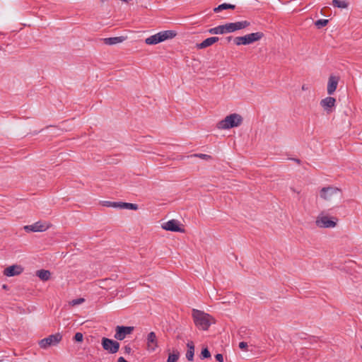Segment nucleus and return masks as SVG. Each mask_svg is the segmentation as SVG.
I'll return each instance as SVG.
<instances>
[{
    "mask_svg": "<svg viewBox=\"0 0 362 362\" xmlns=\"http://www.w3.org/2000/svg\"><path fill=\"white\" fill-rule=\"evenodd\" d=\"M74 339L77 342H81L83 339V335L81 332H76L74 335Z\"/></svg>",
    "mask_w": 362,
    "mask_h": 362,
    "instance_id": "32",
    "label": "nucleus"
},
{
    "mask_svg": "<svg viewBox=\"0 0 362 362\" xmlns=\"http://www.w3.org/2000/svg\"><path fill=\"white\" fill-rule=\"evenodd\" d=\"M85 301V299L83 298H77V299H74L71 302V305L74 306V305H79L82 303H83Z\"/></svg>",
    "mask_w": 362,
    "mask_h": 362,
    "instance_id": "33",
    "label": "nucleus"
},
{
    "mask_svg": "<svg viewBox=\"0 0 362 362\" xmlns=\"http://www.w3.org/2000/svg\"><path fill=\"white\" fill-rule=\"evenodd\" d=\"M332 5L339 8H346L349 6V3L346 0H333Z\"/></svg>",
    "mask_w": 362,
    "mask_h": 362,
    "instance_id": "23",
    "label": "nucleus"
},
{
    "mask_svg": "<svg viewBox=\"0 0 362 362\" xmlns=\"http://www.w3.org/2000/svg\"><path fill=\"white\" fill-rule=\"evenodd\" d=\"M208 32L211 35L225 34L226 30L224 25H221L215 28H210Z\"/></svg>",
    "mask_w": 362,
    "mask_h": 362,
    "instance_id": "21",
    "label": "nucleus"
},
{
    "mask_svg": "<svg viewBox=\"0 0 362 362\" xmlns=\"http://www.w3.org/2000/svg\"><path fill=\"white\" fill-rule=\"evenodd\" d=\"M307 89H308V88H307V87H305V85H303V86H302V90H306Z\"/></svg>",
    "mask_w": 362,
    "mask_h": 362,
    "instance_id": "40",
    "label": "nucleus"
},
{
    "mask_svg": "<svg viewBox=\"0 0 362 362\" xmlns=\"http://www.w3.org/2000/svg\"><path fill=\"white\" fill-rule=\"evenodd\" d=\"M158 34H159L161 42H163L168 39H171L176 35L175 33L173 30H165V31L160 32V33H158Z\"/></svg>",
    "mask_w": 362,
    "mask_h": 362,
    "instance_id": "19",
    "label": "nucleus"
},
{
    "mask_svg": "<svg viewBox=\"0 0 362 362\" xmlns=\"http://www.w3.org/2000/svg\"><path fill=\"white\" fill-rule=\"evenodd\" d=\"M341 195V190L333 186L322 187L320 191V197L327 202L339 200Z\"/></svg>",
    "mask_w": 362,
    "mask_h": 362,
    "instance_id": "3",
    "label": "nucleus"
},
{
    "mask_svg": "<svg viewBox=\"0 0 362 362\" xmlns=\"http://www.w3.org/2000/svg\"><path fill=\"white\" fill-rule=\"evenodd\" d=\"M247 331V327H241L240 329L238 330V334L242 337L243 334H246Z\"/></svg>",
    "mask_w": 362,
    "mask_h": 362,
    "instance_id": "34",
    "label": "nucleus"
},
{
    "mask_svg": "<svg viewBox=\"0 0 362 362\" xmlns=\"http://www.w3.org/2000/svg\"><path fill=\"white\" fill-rule=\"evenodd\" d=\"M145 42L147 45H156L159 42H161L158 33L146 38Z\"/></svg>",
    "mask_w": 362,
    "mask_h": 362,
    "instance_id": "20",
    "label": "nucleus"
},
{
    "mask_svg": "<svg viewBox=\"0 0 362 362\" xmlns=\"http://www.w3.org/2000/svg\"><path fill=\"white\" fill-rule=\"evenodd\" d=\"M226 33H230L236 31L235 23H228L224 25Z\"/></svg>",
    "mask_w": 362,
    "mask_h": 362,
    "instance_id": "24",
    "label": "nucleus"
},
{
    "mask_svg": "<svg viewBox=\"0 0 362 362\" xmlns=\"http://www.w3.org/2000/svg\"><path fill=\"white\" fill-rule=\"evenodd\" d=\"M163 228L166 230L173 231V232H180L184 233L185 229L182 228L179 226V223L177 220L173 219L168 221L165 223L163 225Z\"/></svg>",
    "mask_w": 362,
    "mask_h": 362,
    "instance_id": "10",
    "label": "nucleus"
},
{
    "mask_svg": "<svg viewBox=\"0 0 362 362\" xmlns=\"http://www.w3.org/2000/svg\"><path fill=\"white\" fill-rule=\"evenodd\" d=\"M291 189H292V191H293V192H298V193H299L298 192H296V190L295 189H293V188H291Z\"/></svg>",
    "mask_w": 362,
    "mask_h": 362,
    "instance_id": "42",
    "label": "nucleus"
},
{
    "mask_svg": "<svg viewBox=\"0 0 362 362\" xmlns=\"http://www.w3.org/2000/svg\"><path fill=\"white\" fill-rule=\"evenodd\" d=\"M23 271V269L20 265H12L4 269V274L7 276H14L21 274Z\"/></svg>",
    "mask_w": 362,
    "mask_h": 362,
    "instance_id": "12",
    "label": "nucleus"
},
{
    "mask_svg": "<svg viewBox=\"0 0 362 362\" xmlns=\"http://www.w3.org/2000/svg\"><path fill=\"white\" fill-rule=\"evenodd\" d=\"M235 6L233 4L223 3L221 5H219L218 6L214 8V11L215 13H218V12L221 11L222 10L235 9Z\"/></svg>",
    "mask_w": 362,
    "mask_h": 362,
    "instance_id": "22",
    "label": "nucleus"
},
{
    "mask_svg": "<svg viewBox=\"0 0 362 362\" xmlns=\"http://www.w3.org/2000/svg\"><path fill=\"white\" fill-rule=\"evenodd\" d=\"M361 349H362V346H361Z\"/></svg>",
    "mask_w": 362,
    "mask_h": 362,
    "instance_id": "44",
    "label": "nucleus"
},
{
    "mask_svg": "<svg viewBox=\"0 0 362 362\" xmlns=\"http://www.w3.org/2000/svg\"><path fill=\"white\" fill-rule=\"evenodd\" d=\"M124 353L127 354H129L132 352V348L129 345H127L124 347Z\"/></svg>",
    "mask_w": 362,
    "mask_h": 362,
    "instance_id": "36",
    "label": "nucleus"
},
{
    "mask_svg": "<svg viewBox=\"0 0 362 362\" xmlns=\"http://www.w3.org/2000/svg\"><path fill=\"white\" fill-rule=\"evenodd\" d=\"M101 345L104 350L110 354H116L119 349V343L117 341L103 337L101 339Z\"/></svg>",
    "mask_w": 362,
    "mask_h": 362,
    "instance_id": "7",
    "label": "nucleus"
},
{
    "mask_svg": "<svg viewBox=\"0 0 362 362\" xmlns=\"http://www.w3.org/2000/svg\"><path fill=\"white\" fill-rule=\"evenodd\" d=\"M103 206H107V207H112V208H119L121 209L122 202H104Z\"/></svg>",
    "mask_w": 362,
    "mask_h": 362,
    "instance_id": "26",
    "label": "nucleus"
},
{
    "mask_svg": "<svg viewBox=\"0 0 362 362\" xmlns=\"http://www.w3.org/2000/svg\"><path fill=\"white\" fill-rule=\"evenodd\" d=\"M192 317L195 325L203 330H207L212 322H214V318L208 313L197 309L192 310Z\"/></svg>",
    "mask_w": 362,
    "mask_h": 362,
    "instance_id": "1",
    "label": "nucleus"
},
{
    "mask_svg": "<svg viewBox=\"0 0 362 362\" xmlns=\"http://www.w3.org/2000/svg\"><path fill=\"white\" fill-rule=\"evenodd\" d=\"M329 23V20L327 19H320L315 22V25L318 28L320 29L325 26H326Z\"/></svg>",
    "mask_w": 362,
    "mask_h": 362,
    "instance_id": "27",
    "label": "nucleus"
},
{
    "mask_svg": "<svg viewBox=\"0 0 362 362\" xmlns=\"http://www.w3.org/2000/svg\"><path fill=\"white\" fill-rule=\"evenodd\" d=\"M126 38H127V37L119 36V37H112L105 38L103 40H104L105 44L108 45H116V44L122 42L123 41H124L126 40Z\"/></svg>",
    "mask_w": 362,
    "mask_h": 362,
    "instance_id": "16",
    "label": "nucleus"
},
{
    "mask_svg": "<svg viewBox=\"0 0 362 362\" xmlns=\"http://www.w3.org/2000/svg\"><path fill=\"white\" fill-rule=\"evenodd\" d=\"M211 358V353L209 351L208 348H204L202 350L201 354H200V358L204 359V358Z\"/></svg>",
    "mask_w": 362,
    "mask_h": 362,
    "instance_id": "29",
    "label": "nucleus"
},
{
    "mask_svg": "<svg viewBox=\"0 0 362 362\" xmlns=\"http://www.w3.org/2000/svg\"><path fill=\"white\" fill-rule=\"evenodd\" d=\"M179 358V353L170 354L168 356L167 362H176Z\"/></svg>",
    "mask_w": 362,
    "mask_h": 362,
    "instance_id": "30",
    "label": "nucleus"
},
{
    "mask_svg": "<svg viewBox=\"0 0 362 362\" xmlns=\"http://www.w3.org/2000/svg\"><path fill=\"white\" fill-rule=\"evenodd\" d=\"M339 82V78L334 76H330L327 84V93L332 95L336 90Z\"/></svg>",
    "mask_w": 362,
    "mask_h": 362,
    "instance_id": "14",
    "label": "nucleus"
},
{
    "mask_svg": "<svg viewBox=\"0 0 362 362\" xmlns=\"http://www.w3.org/2000/svg\"><path fill=\"white\" fill-rule=\"evenodd\" d=\"M335 103L334 98L327 97L320 101V105L327 113H329L332 112V108L335 105Z\"/></svg>",
    "mask_w": 362,
    "mask_h": 362,
    "instance_id": "11",
    "label": "nucleus"
},
{
    "mask_svg": "<svg viewBox=\"0 0 362 362\" xmlns=\"http://www.w3.org/2000/svg\"><path fill=\"white\" fill-rule=\"evenodd\" d=\"M250 23L247 21L235 22L236 30H241L248 27Z\"/></svg>",
    "mask_w": 362,
    "mask_h": 362,
    "instance_id": "25",
    "label": "nucleus"
},
{
    "mask_svg": "<svg viewBox=\"0 0 362 362\" xmlns=\"http://www.w3.org/2000/svg\"><path fill=\"white\" fill-rule=\"evenodd\" d=\"M338 222V218L336 217H329L323 213L320 214L316 218L315 225L321 228H333Z\"/></svg>",
    "mask_w": 362,
    "mask_h": 362,
    "instance_id": "5",
    "label": "nucleus"
},
{
    "mask_svg": "<svg viewBox=\"0 0 362 362\" xmlns=\"http://www.w3.org/2000/svg\"><path fill=\"white\" fill-rule=\"evenodd\" d=\"M243 118L240 115L233 113L219 121L216 124V127L219 129H228L239 127L243 123Z\"/></svg>",
    "mask_w": 362,
    "mask_h": 362,
    "instance_id": "2",
    "label": "nucleus"
},
{
    "mask_svg": "<svg viewBox=\"0 0 362 362\" xmlns=\"http://www.w3.org/2000/svg\"><path fill=\"white\" fill-rule=\"evenodd\" d=\"M187 346L188 349L186 353V358L189 361H192L194 359V342L192 341H188L187 344Z\"/></svg>",
    "mask_w": 362,
    "mask_h": 362,
    "instance_id": "17",
    "label": "nucleus"
},
{
    "mask_svg": "<svg viewBox=\"0 0 362 362\" xmlns=\"http://www.w3.org/2000/svg\"><path fill=\"white\" fill-rule=\"evenodd\" d=\"M264 37V33L257 32L247 34L244 36L235 37L233 38V42L237 45H247L255 42L260 40Z\"/></svg>",
    "mask_w": 362,
    "mask_h": 362,
    "instance_id": "4",
    "label": "nucleus"
},
{
    "mask_svg": "<svg viewBox=\"0 0 362 362\" xmlns=\"http://www.w3.org/2000/svg\"><path fill=\"white\" fill-rule=\"evenodd\" d=\"M49 228V225H47L46 223H42L41 221H37L33 225L24 226V229L25 231L33 232H43L45 231Z\"/></svg>",
    "mask_w": 362,
    "mask_h": 362,
    "instance_id": "9",
    "label": "nucleus"
},
{
    "mask_svg": "<svg viewBox=\"0 0 362 362\" xmlns=\"http://www.w3.org/2000/svg\"><path fill=\"white\" fill-rule=\"evenodd\" d=\"M247 347V344L245 341H241L239 343V348L241 349H245Z\"/></svg>",
    "mask_w": 362,
    "mask_h": 362,
    "instance_id": "37",
    "label": "nucleus"
},
{
    "mask_svg": "<svg viewBox=\"0 0 362 362\" xmlns=\"http://www.w3.org/2000/svg\"><path fill=\"white\" fill-rule=\"evenodd\" d=\"M62 339V335L60 333H57L40 340L38 344L41 349H47L50 346H57Z\"/></svg>",
    "mask_w": 362,
    "mask_h": 362,
    "instance_id": "6",
    "label": "nucleus"
},
{
    "mask_svg": "<svg viewBox=\"0 0 362 362\" xmlns=\"http://www.w3.org/2000/svg\"><path fill=\"white\" fill-rule=\"evenodd\" d=\"M192 156L198 157V158L204 159V160L211 159V156L210 155L204 154V153L194 154Z\"/></svg>",
    "mask_w": 362,
    "mask_h": 362,
    "instance_id": "31",
    "label": "nucleus"
},
{
    "mask_svg": "<svg viewBox=\"0 0 362 362\" xmlns=\"http://www.w3.org/2000/svg\"><path fill=\"white\" fill-rule=\"evenodd\" d=\"M294 160H295L297 163H298V164H300V160H299V159L295 158V159H294Z\"/></svg>",
    "mask_w": 362,
    "mask_h": 362,
    "instance_id": "41",
    "label": "nucleus"
},
{
    "mask_svg": "<svg viewBox=\"0 0 362 362\" xmlns=\"http://www.w3.org/2000/svg\"><path fill=\"white\" fill-rule=\"evenodd\" d=\"M107 281V279H104V280H103V282H105Z\"/></svg>",
    "mask_w": 362,
    "mask_h": 362,
    "instance_id": "43",
    "label": "nucleus"
},
{
    "mask_svg": "<svg viewBox=\"0 0 362 362\" xmlns=\"http://www.w3.org/2000/svg\"><path fill=\"white\" fill-rule=\"evenodd\" d=\"M218 40H219V38L218 37H211L206 38V40L202 41L201 43L197 44V46L199 49H204V48H206V47L214 45V43L218 42Z\"/></svg>",
    "mask_w": 362,
    "mask_h": 362,
    "instance_id": "15",
    "label": "nucleus"
},
{
    "mask_svg": "<svg viewBox=\"0 0 362 362\" xmlns=\"http://www.w3.org/2000/svg\"><path fill=\"white\" fill-rule=\"evenodd\" d=\"M134 331V327L117 326L115 328V338L117 340H123L127 335L131 334Z\"/></svg>",
    "mask_w": 362,
    "mask_h": 362,
    "instance_id": "8",
    "label": "nucleus"
},
{
    "mask_svg": "<svg viewBox=\"0 0 362 362\" xmlns=\"http://www.w3.org/2000/svg\"><path fill=\"white\" fill-rule=\"evenodd\" d=\"M147 347L149 351H153L158 347L157 337L154 332H151L147 337Z\"/></svg>",
    "mask_w": 362,
    "mask_h": 362,
    "instance_id": "13",
    "label": "nucleus"
},
{
    "mask_svg": "<svg viewBox=\"0 0 362 362\" xmlns=\"http://www.w3.org/2000/svg\"><path fill=\"white\" fill-rule=\"evenodd\" d=\"M117 362H127V361L124 357H119L117 359Z\"/></svg>",
    "mask_w": 362,
    "mask_h": 362,
    "instance_id": "38",
    "label": "nucleus"
},
{
    "mask_svg": "<svg viewBox=\"0 0 362 362\" xmlns=\"http://www.w3.org/2000/svg\"><path fill=\"white\" fill-rule=\"evenodd\" d=\"M36 275L44 281H48L51 277V273L49 270L40 269L36 272Z\"/></svg>",
    "mask_w": 362,
    "mask_h": 362,
    "instance_id": "18",
    "label": "nucleus"
},
{
    "mask_svg": "<svg viewBox=\"0 0 362 362\" xmlns=\"http://www.w3.org/2000/svg\"><path fill=\"white\" fill-rule=\"evenodd\" d=\"M121 209H128L132 210L138 209V205L136 204L122 202Z\"/></svg>",
    "mask_w": 362,
    "mask_h": 362,
    "instance_id": "28",
    "label": "nucleus"
},
{
    "mask_svg": "<svg viewBox=\"0 0 362 362\" xmlns=\"http://www.w3.org/2000/svg\"><path fill=\"white\" fill-rule=\"evenodd\" d=\"M216 359L219 362H223V356L221 354H217L215 356Z\"/></svg>",
    "mask_w": 362,
    "mask_h": 362,
    "instance_id": "35",
    "label": "nucleus"
},
{
    "mask_svg": "<svg viewBox=\"0 0 362 362\" xmlns=\"http://www.w3.org/2000/svg\"><path fill=\"white\" fill-rule=\"evenodd\" d=\"M232 39H233L232 36H228V37H226V40H227L228 42H230Z\"/></svg>",
    "mask_w": 362,
    "mask_h": 362,
    "instance_id": "39",
    "label": "nucleus"
}]
</instances>
